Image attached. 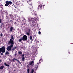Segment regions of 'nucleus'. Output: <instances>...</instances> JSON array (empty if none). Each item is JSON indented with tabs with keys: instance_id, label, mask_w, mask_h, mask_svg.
<instances>
[{
	"instance_id": "f257e3e1",
	"label": "nucleus",
	"mask_w": 73,
	"mask_h": 73,
	"mask_svg": "<svg viewBox=\"0 0 73 73\" xmlns=\"http://www.w3.org/2000/svg\"><path fill=\"white\" fill-rule=\"evenodd\" d=\"M8 45H10V46L7 47L6 49L8 51H10L12 50V48H13L14 45V42L13 40L10 39V40L8 41Z\"/></svg>"
},
{
	"instance_id": "f03ea898",
	"label": "nucleus",
	"mask_w": 73,
	"mask_h": 73,
	"mask_svg": "<svg viewBox=\"0 0 73 73\" xmlns=\"http://www.w3.org/2000/svg\"><path fill=\"white\" fill-rule=\"evenodd\" d=\"M5 47L3 46L0 48V53H1V55H3L4 54L3 53H5Z\"/></svg>"
},
{
	"instance_id": "7ed1b4c3",
	"label": "nucleus",
	"mask_w": 73,
	"mask_h": 73,
	"mask_svg": "<svg viewBox=\"0 0 73 73\" xmlns=\"http://www.w3.org/2000/svg\"><path fill=\"white\" fill-rule=\"evenodd\" d=\"M29 5H30L29 7V8L30 9V12L32 14H33V13H34V11H33V10H32V8H33V7L32 6V3L29 4Z\"/></svg>"
},
{
	"instance_id": "20e7f679",
	"label": "nucleus",
	"mask_w": 73,
	"mask_h": 73,
	"mask_svg": "<svg viewBox=\"0 0 73 73\" xmlns=\"http://www.w3.org/2000/svg\"><path fill=\"white\" fill-rule=\"evenodd\" d=\"M22 39H23V41H27V39H28V37L27 36L25 35H23L22 37Z\"/></svg>"
},
{
	"instance_id": "39448f33",
	"label": "nucleus",
	"mask_w": 73,
	"mask_h": 73,
	"mask_svg": "<svg viewBox=\"0 0 73 73\" xmlns=\"http://www.w3.org/2000/svg\"><path fill=\"white\" fill-rule=\"evenodd\" d=\"M15 60L20 64V61L19 60H18L17 59H16V58H13V59H12L11 60V62H16V61Z\"/></svg>"
},
{
	"instance_id": "423d86ee",
	"label": "nucleus",
	"mask_w": 73,
	"mask_h": 73,
	"mask_svg": "<svg viewBox=\"0 0 73 73\" xmlns=\"http://www.w3.org/2000/svg\"><path fill=\"white\" fill-rule=\"evenodd\" d=\"M7 2L9 4V6H8V7H11V5L12 4V2L11 1H7Z\"/></svg>"
},
{
	"instance_id": "0eeeda50",
	"label": "nucleus",
	"mask_w": 73,
	"mask_h": 73,
	"mask_svg": "<svg viewBox=\"0 0 73 73\" xmlns=\"http://www.w3.org/2000/svg\"><path fill=\"white\" fill-rule=\"evenodd\" d=\"M29 65H32V66H33L34 65V61H32L29 62V64H28Z\"/></svg>"
},
{
	"instance_id": "6e6552de",
	"label": "nucleus",
	"mask_w": 73,
	"mask_h": 73,
	"mask_svg": "<svg viewBox=\"0 0 73 73\" xmlns=\"http://www.w3.org/2000/svg\"><path fill=\"white\" fill-rule=\"evenodd\" d=\"M25 56V54H23L21 55L22 57V61H24V60H25V57H24Z\"/></svg>"
},
{
	"instance_id": "1a4fd4ad",
	"label": "nucleus",
	"mask_w": 73,
	"mask_h": 73,
	"mask_svg": "<svg viewBox=\"0 0 73 73\" xmlns=\"http://www.w3.org/2000/svg\"><path fill=\"white\" fill-rule=\"evenodd\" d=\"M31 20L29 19V21H32V23H34V21H36V19L35 18H33H33H31Z\"/></svg>"
},
{
	"instance_id": "9d476101",
	"label": "nucleus",
	"mask_w": 73,
	"mask_h": 73,
	"mask_svg": "<svg viewBox=\"0 0 73 73\" xmlns=\"http://www.w3.org/2000/svg\"><path fill=\"white\" fill-rule=\"evenodd\" d=\"M5 7H8V6H9V5L8 4L7 1H5Z\"/></svg>"
},
{
	"instance_id": "9b49d317",
	"label": "nucleus",
	"mask_w": 73,
	"mask_h": 73,
	"mask_svg": "<svg viewBox=\"0 0 73 73\" xmlns=\"http://www.w3.org/2000/svg\"><path fill=\"white\" fill-rule=\"evenodd\" d=\"M13 27L11 26L10 28L9 32H12V31H13Z\"/></svg>"
},
{
	"instance_id": "f8f14e48",
	"label": "nucleus",
	"mask_w": 73,
	"mask_h": 73,
	"mask_svg": "<svg viewBox=\"0 0 73 73\" xmlns=\"http://www.w3.org/2000/svg\"><path fill=\"white\" fill-rule=\"evenodd\" d=\"M18 54H19V55H21L22 54V52L21 51H18Z\"/></svg>"
},
{
	"instance_id": "ddd939ff",
	"label": "nucleus",
	"mask_w": 73,
	"mask_h": 73,
	"mask_svg": "<svg viewBox=\"0 0 73 73\" xmlns=\"http://www.w3.org/2000/svg\"><path fill=\"white\" fill-rule=\"evenodd\" d=\"M4 66L3 65L1 66L0 67V69H1V70H2V69H4Z\"/></svg>"
},
{
	"instance_id": "4468645a",
	"label": "nucleus",
	"mask_w": 73,
	"mask_h": 73,
	"mask_svg": "<svg viewBox=\"0 0 73 73\" xmlns=\"http://www.w3.org/2000/svg\"><path fill=\"white\" fill-rule=\"evenodd\" d=\"M4 64L5 65V66H8V67H9V64H7V63H6L5 62L4 63Z\"/></svg>"
},
{
	"instance_id": "2eb2a0df",
	"label": "nucleus",
	"mask_w": 73,
	"mask_h": 73,
	"mask_svg": "<svg viewBox=\"0 0 73 73\" xmlns=\"http://www.w3.org/2000/svg\"><path fill=\"white\" fill-rule=\"evenodd\" d=\"M23 41V38H21L19 40V41L20 42L21 41Z\"/></svg>"
},
{
	"instance_id": "dca6fc26",
	"label": "nucleus",
	"mask_w": 73,
	"mask_h": 73,
	"mask_svg": "<svg viewBox=\"0 0 73 73\" xmlns=\"http://www.w3.org/2000/svg\"><path fill=\"white\" fill-rule=\"evenodd\" d=\"M9 17H10V18H13V15H12V14H9Z\"/></svg>"
},
{
	"instance_id": "f3484780",
	"label": "nucleus",
	"mask_w": 73,
	"mask_h": 73,
	"mask_svg": "<svg viewBox=\"0 0 73 73\" xmlns=\"http://www.w3.org/2000/svg\"><path fill=\"white\" fill-rule=\"evenodd\" d=\"M26 34L27 35V36H30V33L29 32H26Z\"/></svg>"
},
{
	"instance_id": "a211bd4d",
	"label": "nucleus",
	"mask_w": 73,
	"mask_h": 73,
	"mask_svg": "<svg viewBox=\"0 0 73 73\" xmlns=\"http://www.w3.org/2000/svg\"><path fill=\"white\" fill-rule=\"evenodd\" d=\"M5 54L7 55V54H9V52L8 51H7L5 53Z\"/></svg>"
},
{
	"instance_id": "6ab92c4d",
	"label": "nucleus",
	"mask_w": 73,
	"mask_h": 73,
	"mask_svg": "<svg viewBox=\"0 0 73 73\" xmlns=\"http://www.w3.org/2000/svg\"><path fill=\"white\" fill-rule=\"evenodd\" d=\"M33 72H34V70H33V69H32L31 71V73H33Z\"/></svg>"
},
{
	"instance_id": "aec40b11",
	"label": "nucleus",
	"mask_w": 73,
	"mask_h": 73,
	"mask_svg": "<svg viewBox=\"0 0 73 73\" xmlns=\"http://www.w3.org/2000/svg\"><path fill=\"white\" fill-rule=\"evenodd\" d=\"M11 40H14V38H13V36H11Z\"/></svg>"
},
{
	"instance_id": "412c9836",
	"label": "nucleus",
	"mask_w": 73,
	"mask_h": 73,
	"mask_svg": "<svg viewBox=\"0 0 73 73\" xmlns=\"http://www.w3.org/2000/svg\"><path fill=\"white\" fill-rule=\"evenodd\" d=\"M30 71V70L29 69V68L27 69V73H29Z\"/></svg>"
},
{
	"instance_id": "4be33fe9",
	"label": "nucleus",
	"mask_w": 73,
	"mask_h": 73,
	"mask_svg": "<svg viewBox=\"0 0 73 73\" xmlns=\"http://www.w3.org/2000/svg\"><path fill=\"white\" fill-rule=\"evenodd\" d=\"M30 40H32V36L31 35L30 36Z\"/></svg>"
},
{
	"instance_id": "5701e85b",
	"label": "nucleus",
	"mask_w": 73,
	"mask_h": 73,
	"mask_svg": "<svg viewBox=\"0 0 73 73\" xmlns=\"http://www.w3.org/2000/svg\"><path fill=\"white\" fill-rule=\"evenodd\" d=\"M15 50V48H13L12 49H11V51L12 52H13Z\"/></svg>"
},
{
	"instance_id": "b1692460",
	"label": "nucleus",
	"mask_w": 73,
	"mask_h": 73,
	"mask_svg": "<svg viewBox=\"0 0 73 73\" xmlns=\"http://www.w3.org/2000/svg\"><path fill=\"white\" fill-rule=\"evenodd\" d=\"M42 61V59H40L39 62V64H41V62H40V61Z\"/></svg>"
},
{
	"instance_id": "393cba45",
	"label": "nucleus",
	"mask_w": 73,
	"mask_h": 73,
	"mask_svg": "<svg viewBox=\"0 0 73 73\" xmlns=\"http://www.w3.org/2000/svg\"><path fill=\"white\" fill-rule=\"evenodd\" d=\"M18 3H19L18 2H17L16 3H15V5H16L17 6L18 5Z\"/></svg>"
},
{
	"instance_id": "a878e982",
	"label": "nucleus",
	"mask_w": 73,
	"mask_h": 73,
	"mask_svg": "<svg viewBox=\"0 0 73 73\" xmlns=\"http://www.w3.org/2000/svg\"><path fill=\"white\" fill-rule=\"evenodd\" d=\"M14 48L15 49H17L18 47H17V46H15L14 47Z\"/></svg>"
},
{
	"instance_id": "bb28decb",
	"label": "nucleus",
	"mask_w": 73,
	"mask_h": 73,
	"mask_svg": "<svg viewBox=\"0 0 73 73\" xmlns=\"http://www.w3.org/2000/svg\"><path fill=\"white\" fill-rule=\"evenodd\" d=\"M38 7H42V5H39V6H38Z\"/></svg>"
},
{
	"instance_id": "cd10ccee",
	"label": "nucleus",
	"mask_w": 73,
	"mask_h": 73,
	"mask_svg": "<svg viewBox=\"0 0 73 73\" xmlns=\"http://www.w3.org/2000/svg\"><path fill=\"white\" fill-rule=\"evenodd\" d=\"M4 25V23H2L1 24V25H2V26H3V25Z\"/></svg>"
},
{
	"instance_id": "c85d7f7f",
	"label": "nucleus",
	"mask_w": 73,
	"mask_h": 73,
	"mask_svg": "<svg viewBox=\"0 0 73 73\" xmlns=\"http://www.w3.org/2000/svg\"><path fill=\"white\" fill-rule=\"evenodd\" d=\"M16 56H17V53H16L15 52V54H14V56H15V57H16Z\"/></svg>"
},
{
	"instance_id": "c756f323",
	"label": "nucleus",
	"mask_w": 73,
	"mask_h": 73,
	"mask_svg": "<svg viewBox=\"0 0 73 73\" xmlns=\"http://www.w3.org/2000/svg\"><path fill=\"white\" fill-rule=\"evenodd\" d=\"M34 15H35V16H37V14L35 13H34Z\"/></svg>"
},
{
	"instance_id": "7c9ffc66",
	"label": "nucleus",
	"mask_w": 73,
	"mask_h": 73,
	"mask_svg": "<svg viewBox=\"0 0 73 73\" xmlns=\"http://www.w3.org/2000/svg\"><path fill=\"white\" fill-rule=\"evenodd\" d=\"M36 69H35V70H37V69L38 68V66H36Z\"/></svg>"
},
{
	"instance_id": "2f4dec72",
	"label": "nucleus",
	"mask_w": 73,
	"mask_h": 73,
	"mask_svg": "<svg viewBox=\"0 0 73 73\" xmlns=\"http://www.w3.org/2000/svg\"><path fill=\"white\" fill-rule=\"evenodd\" d=\"M0 36L1 37H2V36H3V34L2 33H1Z\"/></svg>"
},
{
	"instance_id": "473e14b6",
	"label": "nucleus",
	"mask_w": 73,
	"mask_h": 73,
	"mask_svg": "<svg viewBox=\"0 0 73 73\" xmlns=\"http://www.w3.org/2000/svg\"><path fill=\"white\" fill-rule=\"evenodd\" d=\"M31 29H29V33L31 32Z\"/></svg>"
},
{
	"instance_id": "72a5a7b5",
	"label": "nucleus",
	"mask_w": 73,
	"mask_h": 73,
	"mask_svg": "<svg viewBox=\"0 0 73 73\" xmlns=\"http://www.w3.org/2000/svg\"><path fill=\"white\" fill-rule=\"evenodd\" d=\"M38 4H40L41 2H40V1H38Z\"/></svg>"
},
{
	"instance_id": "f704fd0d",
	"label": "nucleus",
	"mask_w": 73,
	"mask_h": 73,
	"mask_svg": "<svg viewBox=\"0 0 73 73\" xmlns=\"http://www.w3.org/2000/svg\"><path fill=\"white\" fill-rule=\"evenodd\" d=\"M1 19H0V23H1Z\"/></svg>"
},
{
	"instance_id": "c9c22d12",
	"label": "nucleus",
	"mask_w": 73,
	"mask_h": 73,
	"mask_svg": "<svg viewBox=\"0 0 73 73\" xmlns=\"http://www.w3.org/2000/svg\"><path fill=\"white\" fill-rule=\"evenodd\" d=\"M40 9H42V7H40Z\"/></svg>"
},
{
	"instance_id": "e433bc0d",
	"label": "nucleus",
	"mask_w": 73,
	"mask_h": 73,
	"mask_svg": "<svg viewBox=\"0 0 73 73\" xmlns=\"http://www.w3.org/2000/svg\"><path fill=\"white\" fill-rule=\"evenodd\" d=\"M41 33V32H40V31L38 32L39 34H40Z\"/></svg>"
},
{
	"instance_id": "4c0bfd02",
	"label": "nucleus",
	"mask_w": 73,
	"mask_h": 73,
	"mask_svg": "<svg viewBox=\"0 0 73 73\" xmlns=\"http://www.w3.org/2000/svg\"><path fill=\"white\" fill-rule=\"evenodd\" d=\"M11 20H14V18H11Z\"/></svg>"
},
{
	"instance_id": "58836bf2",
	"label": "nucleus",
	"mask_w": 73,
	"mask_h": 73,
	"mask_svg": "<svg viewBox=\"0 0 73 73\" xmlns=\"http://www.w3.org/2000/svg\"><path fill=\"white\" fill-rule=\"evenodd\" d=\"M2 27H3L2 25H1V26H0V28H2Z\"/></svg>"
},
{
	"instance_id": "ea45409f",
	"label": "nucleus",
	"mask_w": 73,
	"mask_h": 73,
	"mask_svg": "<svg viewBox=\"0 0 73 73\" xmlns=\"http://www.w3.org/2000/svg\"><path fill=\"white\" fill-rule=\"evenodd\" d=\"M19 30H20V29L19 28H18L17 29V31H19Z\"/></svg>"
},
{
	"instance_id": "a19ab883",
	"label": "nucleus",
	"mask_w": 73,
	"mask_h": 73,
	"mask_svg": "<svg viewBox=\"0 0 73 73\" xmlns=\"http://www.w3.org/2000/svg\"><path fill=\"white\" fill-rule=\"evenodd\" d=\"M27 68H28V67H29V66L28 65H27Z\"/></svg>"
},
{
	"instance_id": "79ce46f5",
	"label": "nucleus",
	"mask_w": 73,
	"mask_h": 73,
	"mask_svg": "<svg viewBox=\"0 0 73 73\" xmlns=\"http://www.w3.org/2000/svg\"><path fill=\"white\" fill-rule=\"evenodd\" d=\"M37 42H39V41H38V40H37Z\"/></svg>"
},
{
	"instance_id": "37998d69",
	"label": "nucleus",
	"mask_w": 73,
	"mask_h": 73,
	"mask_svg": "<svg viewBox=\"0 0 73 73\" xmlns=\"http://www.w3.org/2000/svg\"><path fill=\"white\" fill-rule=\"evenodd\" d=\"M6 17H7V18H8V16H6Z\"/></svg>"
},
{
	"instance_id": "c03bdc74",
	"label": "nucleus",
	"mask_w": 73,
	"mask_h": 73,
	"mask_svg": "<svg viewBox=\"0 0 73 73\" xmlns=\"http://www.w3.org/2000/svg\"><path fill=\"white\" fill-rule=\"evenodd\" d=\"M1 60L0 59V62H1Z\"/></svg>"
},
{
	"instance_id": "a18cd8bd",
	"label": "nucleus",
	"mask_w": 73,
	"mask_h": 73,
	"mask_svg": "<svg viewBox=\"0 0 73 73\" xmlns=\"http://www.w3.org/2000/svg\"><path fill=\"white\" fill-rule=\"evenodd\" d=\"M5 13H7V12H5Z\"/></svg>"
},
{
	"instance_id": "49530a36",
	"label": "nucleus",
	"mask_w": 73,
	"mask_h": 73,
	"mask_svg": "<svg viewBox=\"0 0 73 73\" xmlns=\"http://www.w3.org/2000/svg\"><path fill=\"white\" fill-rule=\"evenodd\" d=\"M10 22H12V20H10Z\"/></svg>"
},
{
	"instance_id": "de8ad7c7",
	"label": "nucleus",
	"mask_w": 73,
	"mask_h": 73,
	"mask_svg": "<svg viewBox=\"0 0 73 73\" xmlns=\"http://www.w3.org/2000/svg\"><path fill=\"white\" fill-rule=\"evenodd\" d=\"M29 40H30L29 38V41H29Z\"/></svg>"
},
{
	"instance_id": "09e8293b",
	"label": "nucleus",
	"mask_w": 73,
	"mask_h": 73,
	"mask_svg": "<svg viewBox=\"0 0 73 73\" xmlns=\"http://www.w3.org/2000/svg\"><path fill=\"white\" fill-rule=\"evenodd\" d=\"M14 6L15 8H16V6H15V5H14Z\"/></svg>"
},
{
	"instance_id": "8fccbe9b",
	"label": "nucleus",
	"mask_w": 73,
	"mask_h": 73,
	"mask_svg": "<svg viewBox=\"0 0 73 73\" xmlns=\"http://www.w3.org/2000/svg\"><path fill=\"white\" fill-rule=\"evenodd\" d=\"M69 54H70V52H69Z\"/></svg>"
},
{
	"instance_id": "3c124183",
	"label": "nucleus",
	"mask_w": 73,
	"mask_h": 73,
	"mask_svg": "<svg viewBox=\"0 0 73 73\" xmlns=\"http://www.w3.org/2000/svg\"><path fill=\"white\" fill-rule=\"evenodd\" d=\"M43 6H44H44H45V5H44Z\"/></svg>"
},
{
	"instance_id": "603ef678",
	"label": "nucleus",
	"mask_w": 73,
	"mask_h": 73,
	"mask_svg": "<svg viewBox=\"0 0 73 73\" xmlns=\"http://www.w3.org/2000/svg\"><path fill=\"white\" fill-rule=\"evenodd\" d=\"M29 1H31V0H29Z\"/></svg>"
},
{
	"instance_id": "864d4df0",
	"label": "nucleus",
	"mask_w": 73,
	"mask_h": 73,
	"mask_svg": "<svg viewBox=\"0 0 73 73\" xmlns=\"http://www.w3.org/2000/svg\"><path fill=\"white\" fill-rule=\"evenodd\" d=\"M8 56H9V55H8Z\"/></svg>"
},
{
	"instance_id": "5fc2aeb1",
	"label": "nucleus",
	"mask_w": 73,
	"mask_h": 73,
	"mask_svg": "<svg viewBox=\"0 0 73 73\" xmlns=\"http://www.w3.org/2000/svg\"><path fill=\"white\" fill-rule=\"evenodd\" d=\"M37 50H36V51H37Z\"/></svg>"
}]
</instances>
